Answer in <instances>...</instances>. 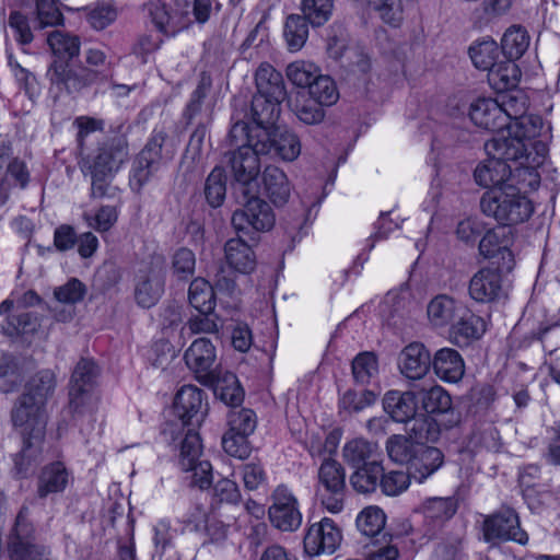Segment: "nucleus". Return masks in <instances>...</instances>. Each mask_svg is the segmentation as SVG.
Wrapping results in <instances>:
<instances>
[{
    "label": "nucleus",
    "mask_w": 560,
    "mask_h": 560,
    "mask_svg": "<svg viewBox=\"0 0 560 560\" xmlns=\"http://www.w3.org/2000/svg\"><path fill=\"white\" fill-rule=\"evenodd\" d=\"M342 457L351 469L383 462L378 445L362 438L348 441L342 448Z\"/></svg>",
    "instance_id": "obj_33"
},
{
    "label": "nucleus",
    "mask_w": 560,
    "mask_h": 560,
    "mask_svg": "<svg viewBox=\"0 0 560 560\" xmlns=\"http://www.w3.org/2000/svg\"><path fill=\"white\" fill-rule=\"evenodd\" d=\"M203 490L199 489L198 497L195 498V501L191 502L187 512L183 515V523L189 527L190 530L200 532L202 526H206L205 523L209 518L208 510L206 505L201 502V497L203 495Z\"/></svg>",
    "instance_id": "obj_64"
},
{
    "label": "nucleus",
    "mask_w": 560,
    "mask_h": 560,
    "mask_svg": "<svg viewBox=\"0 0 560 560\" xmlns=\"http://www.w3.org/2000/svg\"><path fill=\"white\" fill-rule=\"evenodd\" d=\"M32 182L30 168L20 158H11V148L0 142V207L14 189L25 190Z\"/></svg>",
    "instance_id": "obj_17"
},
{
    "label": "nucleus",
    "mask_w": 560,
    "mask_h": 560,
    "mask_svg": "<svg viewBox=\"0 0 560 560\" xmlns=\"http://www.w3.org/2000/svg\"><path fill=\"white\" fill-rule=\"evenodd\" d=\"M35 13L38 28L59 26L65 21L59 0H35Z\"/></svg>",
    "instance_id": "obj_50"
},
{
    "label": "nucleus",
    "mask_w": 560,
    "mask_h": 560,
    "mask_svg": "<svg viewBox=\"0 0 560 560\" xmlns=\"http://www.w3.org/2000/svg\"><path fill=\"white\" fill-rule=\"evenodd\" d=\"M128 142L125 136L114 135L98 142L89 153L79 154L78 165L84 177H90L91 199L114 198L119 190L113 180L128 158Z\"/></svg>",
    "instance_id": "obj_4"
},
{
    "label": "nucleus",
    "mask_w": 560,
    "mask_h": 560,
    "mask_svg": "<svg viewBox=\"0 0 560 560\" xmlns=\"http://www.w3.org/2000/svg\"><path fill=\"white\" fill-rule=\"evenodd\" d=\"M188 301L201 315H211L215 307L212 285L203 278L194 279L189 285Z\"/></svg>",
    "instance_id": "obj_41"
},
{
    "label": "nucleus",
    "mask_w": 560,
    "mask_h": 560,
    "mask_svg": "<svg viewBox=\"0 0 560 560\" xmlns=\"http://www.w3.org/2000/svg\"><path fill=\"white\" fill-rule=\"evenodd\" d=\"M256 83L257 93L250 103V116L256 127L248 126L254 135L275 125L280 116V104L287 95L281 74L269 65L259 67Z\"/></svg>",
    "instance_id": "obj_7"
},
{
    "label": "nucleus",
    "mask_w": 560,
    "mask_h": 560,
    "mask_svg": "<svg viewBox=\"0 0 560 560\" xmlns=\"http://www.w3.org/2000/svg\"><path fill=\"white\" fill-rule=\"evenodd\" d=\"M469 117L476 126L495 132L494 136L506 135V116L497 98H477L470 104Z\"/></svg>",
    "instance_id": "obj_26"
},
{
    "label": "nucleus",
    "mask_w": 560,
    "mask_h": 560,
    "mask_svg": "<svg viewBox=\"0 0 560 560\" xmlns=\"http://www.w3.org/2000/svg\"><path fill=\"white\" fill-rule=\"evenodd\" d=\"M184 360L201 384L212 385L218 378L213 369L215 348L209 339H196L185 351Z\"/></svg>",
    "instance_id": "obj_20"
},
{
    "label": "nucleus",
    "mask_w": 560,
    "mask_h": 560,
    "mask_svg": "<svg viewBox=\"0 0 560 560\" xmlns=\"http://www.w3.org/2000/svg\"><path fill=\"white\" fill-rule=\"evenodd\" d=\"M57 386L55 373L49 369L36 372L24 384L10 412L13 427H33L35 432L46 430V407Z\"/></svg>",
    "instance_id": "obj_6"
},
{
    "label": "nucleus",
    "mask_w": 560,
    "mask_h": 560,
    "mask_svg": "<svg viewBox=\"0 0 560 560\" xmlns=\"http://www.w3.org/2000/svg\"><path fill=\"white\" fill-rule=\"evenodd\" d=\"M457 500L451 497L432 498L423 505L425 535L433 537L457 511Z\"/></svg>",
    "instance_id": "obj_30"
},
{
    "label": "nucleus",
    "mask_w": 560,
    "mask_h": 560,
    "mask_svg": "<svg viewBox=\"0 0 560 560\" xmlns=\"http://www.w3.org/2000/svg\"><path fill=\"white\" fill-rule=\"evenodd\" d=\"M119 208L112 205H103L94 213H84L83 219L88 226L98 233L108 232L118 221Z\"/></svg>",
    "instance_id": "obj_52"
},
{
    "label": "nucleus",
    "mask_w": 560,
    "mask_h": 560,
    "mask_svg": "<svg viewBox=\"0 0 560 560\" xmlns=\"http://www.w3.org/2000/svg\"><path fill=\"white\" fill-rule=\"evenodd\" d=\"M352 377L359 386H370L378 378V360L373 352H361L354 357L351 364Z\"/></svg>",
    "instance_id": "obj_42"
},
{
    "label": "nucleus",
    "mask_w": 560,
    "mask_h": 560,
    "mask_svg": "<svg viewBox=\"0 0 560 560\" xmlns=\"http://www.w3.org/2000/svg\"><path fill=\"white\" fill-rule=\"evenodd\" d=\"M482 533L487 542L495 540L514 541L525 546L529 540L528 534L521 528L520 516L516 511L505 505L485 518Z\"/></svg>",
    "instance_id": "obj_15"
},
{
    "label": "nucleus",
    "mask_w": 560,
    "mask_h": 560,
    "mask_svg": "<svg viewBox=\"0 0 560 560\" xmlns=\"http://www.w3.org/2000/svg\"><path fill=\"white\" fill-rule=\"evenodd\" d=\"M165 279L161 269L148 267L137 275L135 299L139 306L150 308L155 305L164 292Z\"/></svg>",
    "instance_id": "obj_29"
},
{
    "label": "nucleus",
    "mask_w": 560,
    "mask_h": 560,
    "mask_svg": "<svg viewBox=\"0 0 560 560\" xmlns=\"http://www.w3.org/2000/svg\"><path fill=\"white\" fill-rule=\"evenodd\" d=\"M270 505L268 508V520L278 530L283 533H293L302 525V512L300 503L285 483L278 485L270 494Z\"/></svg>",
    "instance_id": "obj_12"
},
{
    "label": "nucleus",
    "mask_w": 560,
    "mask_h": 560,
    "mask_svg": "<svg viewBox=\"0 0 560 560\" xmlns=\"http://www.w3.org/2000/svg\"><path fill=\"white\" fill-rule=\"evenodd\" d=\"M432 371L441 381L455 384L465 374V362L456 349L444 347L434 352Z\"/></svg>",
    "instance_id": "obj_31"
},
{
    "label": "nucleus",
    "mask_w": 560,
    "mask_h": 560,
    "mask_svg": "<svg viewBox=\"0 0 560 560\" xmlns=\"http://www.w3.org/2000/svg\"><path fill=\"white\" fill-rule=\"evenodd\" d=\"M226 180L225 171L221 166H215L207 176L203 194L211 208H219L223 205L226 196Z\"/></svg>",
    "instance_id": "obj_46"
},
{
    "label": "nucleus",
    "mask_w": 560,
    "mask_h": 560,
    "mask_svg": "<svg viewBox=\"0 0 560 560\" xmlns=\"http://www.w3.org/2000/svg\"><path fill=\"white\" fill-rule=\"evenodd\" d=\"M22 436V448L13 457L14 470L20 478L27 477L43 451L46 430L36 433L33 427H14Z\"/></svg>",
    "instance_id": "obj_25"
},
{
    "label": "nucleus",
    "mask_w": 560,
    "mask_h": 560,
    "mask_svg": "<svg viewBox=\"0 0 560 560\" xmlns=\"http://www.w3.org/2000/svg\"><path fill=\"white\" fill-rule=\"evenodd\" d=\"M334 0H302V12L313 26L325 24L332 10Z\"/></svg>",
    "instance_id": "obj_58"
},
{
    "label": "nucleus",
    "mask_w": 560,
    "mask_h": 560,
    "mask_svg": "<svg viewBox=\"0 0 560 560\" xmlns=\"http://www.w3.org/2000/svg\"><path fill=\"white\" fill-rule=\"evenodd\" d=\"M433 355L418 341L405 346L398 355V369L402 376L411 381L423 378L432 369Z\"/></svg>",
    "instance_id": "obj_24"
},
{
    "label": "nucleus",
    "mask_w": 560,
    "mask_h": 560,
    "mask_svg": "<svg viewBox=\"0 0 560 560\" xmlns=\"http://www.w3.org/2000/svg\"><path fill=\"white\" fill-rule=\"evenodd\" d=\"M502 268L482 267L472 275L468 294L477 303H492L503 294Z\"/></svg>",
    "instance_id": "obj_22"
},
{
    "label": "nucleus",
    "mask_w": 560,
    "mask_h": 560,
    "mask_svg": "<svg viewBox=\"0 0 560 560\" xmlns=\"http://www.w3.org/2000/svg\"><path fill=\"white\" fill-rule=\"evenodd\" d=\"M7 552L10 560H50L48 547L36 541V530L30 521V510L22 506L8 535Z\"/></svg>",
    "instance_id": "obj_11"
},
{
    "label": "nucleus",
    "mask_w": 560,
    "mask_h": 560,
    "mask_svg": "<svg viewBox=\"0 0 560 560\" xmlns=\"http://www.w3.org/2000/svg\"><path fill=\"white\" fill-rule=\"evenodd\" d=\"M8 25L14 40L20 46H27L34 40L28 18L19 10H12L9 14Z\"/></svg>",
    "instance_id": "obj_57"
},
{
    "label": "nucleus",
    "mask_w": 560,
    "mask_h": 560,
    "mask_svg": "<svg viewBox=\"0 0 560 560\" xmlns=\"http://www.w3.org/2000/svg\"><path fill=\"white\" fill-rule=\"evenodd\" d=\"M196 257L191 249L178 248L172 257V270L179 280H188L194 276Z\"/></svg>",
    "instance_id": "obj_61"
},
{
    "label": "nucleus",
    "mask_w": 560,
    "mask_h": 560,
    "mask_svg": "<svg viewBox=\"0 0 560 560\" xmlns=\"http://www.w3.org/2000/svg\"><path fill=\"white\" fill-rule=\"evenodd\" d=\"M228 431L250 436L257 427V417L252 409L231 410L228 415Z\"/></svg>",
    "instance_id": "obj_56"
},
{
    "label": "nucleus",
    "mask_w": 560,
    "mask_h": 560,
    "mask_svg": "<svg viewBox=\"0 0 560 560\" xmlns=\"http://www.w3.org/2000/svg\"><path fill=\"white\" fill-rule=\"evenodd\" d=\"M500 47L493 39H483L469 48V57L477 69L487 71L499 60Z\"/></svg>",
    "instance_id": "obj_48"
},
{
    "label": "nucleus",
    "mask_w": 560,
    "mask_h": 560,
    "mask_svg": "<svg viewBox=\"0 0 560 560\" xmlns=\"http://www.w3.org/2000/svg\"><path fill=\"white\" fill-rule=\"evenodd\" d=\"M320 69L311 61H294L287 67V77L298 88H307L310 90L313 81L316 80Z\"/></svg>",
    "instance_id": "obj_53"
},
{
    "label": "nucleus",
    "mask_w": 560,
    "mask_h": 560,
    "mask_svg": "<svg viewBox=\"0 0 560 560\" xmlns=\"http://www.w3.org/2000/svg\"><path fill=\"white\" fill-rule=\"evenodd\" d=\"M529 45V36L522 26L513 25L509 27L502 36L500 52L503 59H520L527 50Z\"/></svg>",
    "instance_id": "obj_43"
},
{
    "label": "nucleus",
    "mask_w": 560,
    "mask_h": 560,
    "mask_svg": "<svg viewBox=\"0 0 560 560\" xmlns=\"http://www.w3.org/2000/svg\"><path fill=\"white\" fill-rule=\"evenodd\" d=\"M73 125L78 128L75 141L79 154L86 150L91 135L104 128L103 120L88 116L77 117Z\"/></svg>",
    "instance_id": "obj_63"
},
{
    "label": "nucleus",
    "mask_w": 560,
    "mask_h": 560,
    "mask_svg": "<svg viewBox=\"0 0 560 560\" xmlns=\"http://www.w3.org/2000/svg\"><path fill=\"white\" fill-rule=\"evenodd\" d=\"M445 463L444 453L435 447L418 442L407 471L417 483H423L439 471Z\"/></svg>",
    "instance_id": "obj_23"
},
{
    "label": "nucleus",
    "mask_w": 560,
    "mask_h": 560,
    "mask_svg": "<svg viewBox=\"0 0 560 560\" xmlns=\"http://www.w3.org/2000/svg\"><path fill=\"white\" fill-rule=\"evenodd\" d=\"M386 524V515L384 511L376 506L371 505L364 508L355 518V525L358 530L373 539V545L378 546L377 549L385 547L386 545H392L394 536L384 532Z\"/></svg>",
    "instance_id": "obj_28"
},
{
    "label": "nucleus",
    "mask_w": 560,
    "mask_h": 560,
    "mask_svg": "<svg viewBox=\"0 0 560 560\" xmlns=\"http://www.w3.org/2000/svg\"><path fill=\"white\" fill-rule=\"evenodd\" d=\"M249 435L226 431L222 436L224 452L235 458L246 459L252 453Z\"/></svg>",
    "instance_id": "obj_60"
},
{
    "label": "nucleus",
    "mask_w": 560,
    "mask_h": 560,
    "mask_svg": "<svg viewBox=\"0 0 560 560\" xmlns=\"http://www.w3.org/2000/svg\"><path fill=\"white\" fill-rule=\"evenodd\" d=\"M85 19L95 31H103L113 24L118 15L116 7L107 1H97L84 8Z\"/></svg>",
    "instance_id": "obj_47"
},
{
    "label": "nucleus",
    "mask_w": 560,
    "mask_h": 560,
    "mask_svg": "<svg viewBox=\"0 0 560 560\" xmlns=\"http://www.w3.org/2000/svg\"><path fill=\"white\" fill-rule=\"evenodd\" d=\"M411 480L412 478L408 471L389 470L385 472L383 470L378 488L387 497H397L409 488Z\"/></svg>",
    "instance_id": "obj_55"
},
{
    "label": "nucleus",
    "mask_w": 560,
    "mask_h": 560,
    "mask_svg": "<svg viewBox=\"0 0 560 560\" xmlns=\"http://www.w3.org/2000/svg\"><path fill=\"white\" fill-rule=\"evenodd\" d=\"M513 233L498 224L489 229L479 241V253L487 259L498 258V267L511 271L514 267Z\"/></svg>",
    "instance_id": "obj_19"
},
{
    "label": "nucleus",
    "mask_w": 560,
    "mask_h": 560,
    "mask_svg": "<svg viewBox=\"0 0 560 560\" xmlns=\"http://www.w3.org/2000/svg\"><path fill=\"white\" fill-rule=\"evenodd\" d=\"M415 442L401 434H394L388 438L386 442V451L392 462L408 466L413 451L416 450Z\"/></svg>",
    "instance_id": "obj_54"
},
{
    "label": "nucleus",
    "mask_w": 560,
    "mask_h": 560,
    "mask_svg": "<svg viewBox=\"0 0 560 560\" xmlns=\"http://www.w3.org/2000/svg\"><path fill=\"white\" fill-rule=\"evenodd\" d=\"M243 237V234H237V237L230 238L225 243V260L235 271L249 273L256 267V255L252 246Z\"/></svg>",
    "instance_id": "obj_34"
},
{
    "label": "nucleus",
    "mask_w": 560,
    "mask_h": 560,
    "mask_svg": "<svg viewBox=\"0 0 560 560\" xmlns=\"http://www.w3.org/2000/svg\"><path fill=\"white\" fill-rule=\"evenodd\" d=\"M167 133L163 129H153L145 145L132 162L129 185L136 192L151 182L161 168L174 156V150L167 143Z\"/></svg>",
    "instance_id": "obj_10"
},
{
    "label": "nucleus",
    "mask_w": 560,
    "mask_h": 560,
    "mask_svg": "<svg viewBox=\"0 0 560 560\" xmlns=\"http://www.w3.org/2000/svg\"><path fill=\"white\" fill-rule=\"evenodd\" d=\"M462 311V304L447 294H438L427 306L428 319L436 328L452 324Z\"/></svg>",
    "instance_id": "obj_38"
},
{
    "label": "nucleus",
    "mask_w": 560,
    "mask_h": 560,
    "mask_svg": "<svg viewBox=\"0 0 560 560\" xmlns=\"http://www.w3.org/2000/svg\"><path fill=\"white\" fill-rule=\"evenodd\" d=\"M417 397L425 415L433 418L434 416L447 415L453 411L452 398L440 385L420 390Z\"/></svg>",
    "instance_id": "obj_40"
},
{
    "label": "nucleus",
    "mask_w": 560,
    "mask_h": 560,
    "mask_svg": "<svg viewBox=\"0 0 560 560\" xmlns=\"http://www.w3.org/2000/svg\"><path fill=\"white\" fill-rule=\"evenodd\" d=\"M383 470V462L353 468L349 477V483L359 494H372L378 489Z\"/></svg>",
    "instance_id": "obj_39"
},
{
    "label": "nucleus",
    "mask_w": 560,
    "mask_h": 560,
    "mask_svg": "<svg viewBox=\"0 0 560 560\" xmlns=\"http://www.w3.org/2000/svg\"><path fill=\"white\" fill-rule=\"evenodd\" d=\"M488 159L477 165L474 177L479 186L494 188L508 184H525L539 187L537 167L542 163L546 147L536 143L532 149L518 138L493 136L485 143Z\"/></svg>",
    "instance_id": "obj_1"
},
{
    "label": "nucleus",
    "mask_w": 560,
    "mask_h": 560,
    "mask_svg": "<svg viewBox=\"0 0 560 560\" xmlns=\"http://www.w3.org/2000/svg\"><path fill=\"white\" fill-rule=\"evenodd\" d=\"M308 19L303 14H290L284 23L283 35L290 51H299L308 38Z\"/></svg>",
    "instance_id": "obj_45"
},
{
    "label": "nucleus",
    "mask_w": 560,
    "mask_h": 560,
    "mask_svg": "<svg viewBox=\"0 0 560 560\" xmlns=\"http://www.w3.org/2000/svg\"><path fill=\"white\" fill-rule=\"evenodd\" d=\"M39 324L37 316L31 312L9 315L1 325V331L8 337H20L34 334Z\"/></svg>",
    "instance_id": "obj_49"
},
{
    "label": "nucleus",
    "mask_w": 560,
    "mask_h": 560,
    "mask_svg": "<svg viewBox=\"0 0 560 560\" xmlns=\"http://www.w3.org/2000/svg\"><path fill=\"white\" fill-rule=\"evenodd\" d=\"M497 102L506 116V135L504 138H518L522 142L532 149L536 143H542L535 140L540 135L542 119L538 115H528V98L525 93L518 89L497 94Z\"/></svg>",
    "instance_id": "obj_9"
},
{
    "label": "nucleus",
    "mask_w": 560,
    "mask_h": 560,
    "mask_svg": "<svg viewBox=\"0 0 560 560\" xmlns=\"http://www.w3.org/2000/svg\"><path fill=\"white\" fill-rule=\"evenodd\" d=\"M458 315L459 319L452 325L451 337L455 345L459 347L468 346L472 341L480 339L486 332V322L479 315L470 311H463Z\"/></svg>",
    "instance_id": "obj_35"
},
{
    "label": "nucleus",
    "mask_w": 560,
    "mask_h": 560,
    "mask_svg": "<svg viewBox=\"0 0 560 560\" xmlns=\"http://www.w3.org/2000/svg\"><path fill=\"white\" fill-rule=\"evenodd\" d=\"M73 472L62 460H54L40 469L37 478V497L45 499L50 494H58L73 482Z\"/></svg>",
    "instance_id": "obj_27"
},
{
    "label": "nucleus",
    "mask_w": 560,
    "mask_h": 560,
    "mask_svg": "<svg viewBox=\"0 0 560 560\" xmlns=\"http://www.w3.org/2000/svg\"><path fill=\"white\" fill-rule=\"evenodd\" d=\"M256 179L245 185L235 179L234 190L238 202H244L242 209L233 212L231 223L237 234H243L256 242L257 232H266L272 229L276 222L273 210L267 201L252 195L256 188Z\"/></svg>",
    "instance_id": "obj_8"
},
{
    "label": "nucleus",
    "mask_w": 560,
    "mask_h": 560,
    "mask_svg": "<svg viewBox=\"0 0 560 560\" xmlns=\"http://www.w3.org/2000/svg\"><path fill=\"white\" fill-rule=\"evenodd\" d=\"M85 294V284L77 278L69 279L65 284L54 290V295L58 302L70 305L81 302Z\"/></svg>",
    "instance_id": "obj_62"
},
{
    "label": "nucleus",
    "mask_w": 560,
    "mask_h": 560,
    "mask_svg": "<svg viewBox=\"0 0 560 560\" xmlns=\"http://www.w3.org/2000/svg\"><path fill=\"white\" fill-rule=\"evenodd\" d=\"M537 188L525 184H508L487 189L480 198V210L485 217L503 228L524 224L535 211L528 192Z\"/></svg>",
    "instance_id": "obj_5"
},
{
    "label": "nucleus",
    "mask_w": 560,
    "mask_h": 560,
    "mask_svg": "<svg viewBox=\"0 0 560 560\" xmlns=\"http://www.w3.org/2000/svg\"><path fill=\"white\" fill-rule=\"evenodd\" d=\"M342 539L341 529L329 517L311 524L303 539L304 550L310 556L331 555Z\"/></svg>",
    "instance_id": "obj_18"
},
{
    "label": "nucleus",
    "mask_w": 560,
    "mask_h": 560,
    "mask_svg": "<svg viewBox=\"0 0 560 560\" xmlns=\"http://www.w3.org/2000/svg\"><path fill=\"white\" fill-rule=\"evenodd\" d=\"M47 44L52 51V61L46 72L51 90L77 94L92 85L112 82L109 68L97 71L72 63V59L80 54L81 42L77 35L54 31L48 35Z\"/></svg>",
    "instance_id": "obj_3"
},
{
    "label": "nucleus",
    "mask_w": 560,
    "mask_h": 560,
    "mask_svg": "<svg viewBox=\"0 0 560 560\" xmlns=\"http://www.w3.org/2000/svg\"><path fill=\"white\" fill-rule=\"evenodd\" d=\"M488 71V83L497 94L517 89L522 72L512 59H501Z\"/></svg>",
    "instance_id": "obj_36"
},
{
    "label": "nucleus",
    "mask_w": 560,
    "mask_h": 560,
    "mask_svg": "<svg viewBox=\"0 0 560 560\" xmlns=\"http://www.w3.org/2000/svg\"><path fill=\"white\" fill-rule=\"evenodd\" d=\"M318 485L323 506L331 513L341 512L347 489L343 466L331 457L325 458L318 468Z\"/></svg>",
    "instance_id": "obj_14"
},
{
    "label": "nucleus",
    "mask_w": 560,
    "mask_h": 560,
    "mask_svg": "<svg viewBox=\"0 0 560 560\" xmlns=\"http://www.w3.org/2000/svg\"><path fill=\"white\" fill-rule=\"evenodd\" d=\"M308 94L313 101L325 106H331L339 100L335 81L329 75L322 73L311 84Z\"/></svg>",
    "instance_id": "obj_51"
},
{
    "label": "nucleus",
    "mask_w": 560,
    "mask_h": 560,
    "mask_svg": "<svg viewBox=\"0 0 560 560\" xmlns=\"http://www.w3.org/2000/svg\"><path fill=\"white\" fill-rule=\"evenodd\" d=\"M203 400V390L195 385H184L178 389L173 406L183 425H200L207 411Z\"/></svg>",
    "instance_id": "obj_21"
},
{
    "label": "nucleus",
    "mask_w": 560,
    "mask_h": 560,
    "mask_svg": "<svg viewBox=\"0 0 560 560\" xmlns=\"http://www.w3.org/2000/svg\"><path fill=\"white\" fill-rule=\"evenodd\" d=\"M412 425L410 428V433L415 439L427 442H434L440 436V425L435 418L421 415L417 417V415L410 420Z\"/></svg>",
    "instance_id": "obj_59"
},
{
    "label": "nucleus",
    "mask_w": 560,
    "mask_h": 560,
    "mask_svg": "<svg viewBox=\"0 0 560 560\" xmlns=\"http://www.w3.org/2000/svg\"><path fill=\"white\" fill-rule=\"evenodd\" d=\"M376 393L372 389L364 388L362 390H357L354 388H348L343 393L339 394V412H345L347 415L359 413L365 408L372 406L376 401Z\"/></svg>",
    "instance_id": "obj_44"
},
{
    "label": "nucleus",
    "mask_w": 560,
    "mask_h": 560,
    "mask_svg": "<svg viewBox=\"0 0 560 560\" xmlns=\"http://www.w3.org/2000/svg\"><path fill=\"white\" fill-rule=\"evenodd\" d=\"M201 442L195 429H188L180 442L178 465L184 471H192L191 485L200 490L209 489L212 483V466L200 460Z\"/></svg>",
    "instance_id": "obj_16"
},
{
    "label": "nucleus",
    "mask_w": 560,
    "mask_h": 560,
    "mask_svg": "<svg viewBox=\"0 0 560 560\" xmlns=\"http://www.w3.org/2000/svg\"><path fill=\"white\" fill-rule=\"evenodd\" d=\"M98 372L96 363L91 359H81L77 363L69 388V409L73 416H83L93 411L92 390Z\"/></svg>",
    "instance_id": "obj_13"
},
{
    "label": "nucleus",
    "mask_w": 560,
    "mask_h": 560,
    "mask_svg": "<svg viewBox=\"0 0 560 560\" xmlns=\"http://www.w3.org/2000/svg\"><path fill=\"white\" fill-rule=\"evenodd\" d=\"M262 189L276 207L285 205L291 195V185L287 174L277 166H266L264 170Z\"/></svg>",
    "instance_id": "obj_37"
},
{
    "label": "nucleus",
    "mask_w": 560,
    "mask_h": 560,
    "mask_svg": "<svg viewBox=\"0 0 560 560\" xmlns=\"http://www.w3.org/2000/svg\"><path fill=\"white\" fill-rule=\"evenodd\" d=\"M230 144L236 150L225 156L231 166L234 179L248 185L256 179L260 171V155L273 154L275 156L292 162L301 153L300 138L287 128H280L269 133L259 130L253 133L245 121L235 122L229 132Z\"/></svg>",
    "instance_id": "obj_2"
},
{
    "label": "nucleus",
    "mask_w": 560,
    "mask_h": 560,
    "mask_svg": "<svg viewBox=\"0 0 560 560\" xmlns=\"http://www.w3.org/2000/svg\"><path fill=\"white\" fill-rule=\"evenodd\" d=\"M383 407L394 421L407 423L417 415L418 397L413 392L388 390Z\"/></svg>",
    "instance_id": "obj_32"
}]
</instances>
